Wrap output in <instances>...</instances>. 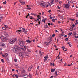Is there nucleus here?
Wrapping results in <instances>:
<instances>
[{"instance_id": "obj_1", "label": "nucleus", "mask_w": 78, "mask_h": 78, "mask_svg": "<svg viewBox=\"0 0 78 78\" xmlns=\"http://www.w3.org/2000/svg\"><path fill=\"white\" fill-rule=\"evenodd\" d=\"M21 49H22V50L24 52H20V53H19V55H20V56L21 57V58H23V56L24 55H25V50H24V48H21Z\"/></svg>"}, {"instance_id": "obj_2", "label": "nucleus", "mask_w": 78, "mask_h": 78, "mask_svg": "<svg viewBox=\"0 0 78 78\" xmlns=\"http://www.w3.org/2000/svg\"><path fill=\"white\" fill-rule=\"evenodd\" d=\"M40 5L43 7V8H45V7H46V8H47L48 6V5H46V4L45 5V3H44V2H41V3L40 4Z\"/></svg>"}, {"instance_id": "obj_3", "label": "nucleus", "mask_w": 78, "mask_h": 78, "mask_svg": "<svg viewBox=\"0 0 78 78\" xmlns=\"http://www.w3.org/2000/svg\"><path fill=\"white\" fill-rule=\"evenodd\" d=\"M16 41H17L16 38L12 39L10 41V44H13V43H14Z\"/></svg>"}, {"instance_id": "obj_4", "label": "nucleus", "mask_w": 78, "mask_h": 78, "mask_svg": "<svg viewBox=\"0 0 78 78\" xmlns=\"http://www.w3.org/2000/svg\"><path fill=\"white\" fill-rule=\"evenodd\" d=\"M12 50L14 53H18L19 51H18V50L16 49L15 48H14Z\"/></svg>"}, {"instance_id": "obj_5", "label": "nucleus", "mask_w": 78, "mask_h": 78, "mask_svg": "<svg viewBox=\"0 0 78 78\" xmlns=\"http://www.w3.org/2000/svg\"><path fill=\"white\" fill-rule=\"evenodd\" d=\"M16 50H18V51H19V50H21V48L20 47L17 45H15V47H14Z\"/></svg>"}, {"instance_id": "obj_6", "label": "nucleus", "mask_w": 78, "mask_h": 78, "mask_svg": "<svg viewBox=\"0 0 78 78\" xmlns=\"http://www.w3.org/2000/svg\"><path fill=\"white\" fill-rule=\"evenodd\" d=\"M0 38L3 41V42H4L5 41H6V37H4L2 36L0 37Z\"/></svg>"}, {"instance_id": "obj_7", "label": "nucleus", "mask_w": 78, "mask_h": 78, "mask_svg": "<svg viewBox=\"0 0 78 78\" xmlns=\"http://www.w3.org/2000/svg\"><path fill=\"white\" fill-rule=\"evenodd\" d=\"M64 6L65 8H68L69 9V6H70V5L67 4H65Z\"/></svg>"}, {"instance_id": "obj_8", "label": "nucleus", "mask_w": 78, "mask_h": 78, "mask_svg": "<svg viewBox=\"0 0 78 78\" xmlns=\"http://www.w3.org/2000/svg\"><path fill=\"white\" fill-rule=\"evenodd\" d=\"M19 44L20 46L21 47H23L24 46V44L23 43L21 42V41H19Z\"/></svg>"}, {"instance_id": "obj_9", "label": "nucleus", "mask_w": 78, "mask_h": 78, "mask_svg": "<svg viewBox=\"0 0 78 78\" xmlns=\"http://www.w3.org/2000/svg\"><path fill=\"white\" fill-rule=\"evenodd\" d=\"M0 45L2 46L3 47H4L5 45L4 43H2L0 42Z\"/></svg>"}, {"instance_id": "obj_10", "label": "nucleus", "mask_w": 78, "mask_h": 78, "mask_svg": "<svg viewBox=\"0 0 78 78\" xmlns=\"http://www.w3.org/2000/svg\"><path fill=\"white\" fill-rule=\"evenodd\" d=\"M23 77L24 78H27L28 77V75L27 74H24L23 75Z\"/></svg>"}, {"instance_id": "obj_11", "label": "nucleus", "mask_w": 78, "mask_h": 78, "mask_svg": "<svg viewBox=\"0 0 78 78\" xmlns=\"http://www.w3.org/2000/svg\"><path fill=\"white\" fill-rule=\"evenodd\" d=\"M26 42H28V43L29 44V43H31V41L29 40H26Z\"/></svg>"}, {"instance_id": "obj_12", "label": "nucleus", "mask_w": 78, "mask_h": 78, "mask_svg": "<svg viewBox=\"0 0 78 78\" xmlns=\"http://www.w3.org/2000/svg\"><path fill=\"white\" fill-rule=\"evenodd\" d=\"M6 60L7 62H9L10 61V58H6Z\"/></svg>"}, {"instance_id": "obj_13", "label": "nucleus", "mask_w": 78, "mask_h": 78, "mask_svg": "<svg viewBox=\"0 0 78 78\" xmlns=\"http://www.w3.org/2000/svg\"><path fill=\"white\" fill-rule=\"evenodd\" d=\"M4 35L5 36H6V37H8V33L6 32H5L4 33Z\"/></svg>"}, {"instance_id": "obj_14", "label": "nucleus", "mask_w": 78, "mask_h": 78, "mask_svg": "<svg viewBox=\"0 0 78 78\" xmlns=\"http://www.w3.org/2000/svg\"><path fill=\"white\" fill-rule=\"evenodd\" d=\"M31 69H32V67H30L29 68H28V71H31Z\"/></svg>"}, {"instance_id": "obj_15", "label": "nucleus", "mask_w": 78, "mask_h": 78, "mask_svg": "<svg viewBox=\"0 0 78 78\" xmlns=\"http://www.w3.org/2000/svg\"><path fill=\"white\" fill-rule=\"evenodd\" d=\"M2 15H0V22H1V20H2Z\"/></svg>"}, {"instance_id": "obj_16", "label": "nucleus", "mask_w": 78, "mask_h": 78, "mask_svg": "<svg viewBox=\"0 0 78 78\" xmlns=\"http://www.w3.org/2000/svg\"><path fill=\"white\" fill-rule=\"evenodd\" d=\"M67 44H69V47H72V45L71 44H70V42H67Z\"/></svg>"}, {"instance_id": "obj_17", "label": "nucleus", "mask_w": 78, "mask_h": 78, "mask_svg": "<svg viewBox=\"0 0 78 78\" xmlns=\"http://www.w3.org/2000/svg\"><path fill=\"white\" fill-rule=\"evenodd\" d=\"M44 44H46V45H48V41H46L45 43Z\"/></svg>"}, {"instance_id": "obj_18", "label": "nucleus", "mask_w": 78, "mask_h": 78, "mask_svg": "<svg viewBox=\"0 0 78 78\" xmlns=\"http://www.w3.org/2000/svg\"><path fill=\"white\" fill-rule=\"evenodd\" d=\"M44 27L45 28H48V26L47 24H46V25H44Z\"/></svg>"}, {"instance_id": "obj_19", "label": "nucleus", "mask_w": 78, "mask_h": 78, "mask_svg": "<svg viewBox=\"0 0 78 78\" xmlns=\"http://www.w3.org/2000/svg\"><path fill=\"white\" fill-rule=\"evenodd\" d=\"M55 70V68L51 69V72H53Z\"/></svg>"}, {"instance_id": "obj_20", "label": "nucleus", "mask_w": 78, "mask_h": 78, "mask_svg": "<svg viewBox=\"0 0 78 78\" xmlns=\"http://www.w3.org/2000/svg\"><path fill=\"white\" fill-rule=\"evenodd\" d=\"M39 54L41 56H42V55L44 54V52H40V53H39Z\"/></svg>"}, {"instance_id": "obj_21", "label": "nucleus", "mask_w": 78, "mask_h": 78, "mask_svg": "<svg viewBox=\"0 0 78 78\" xmlns=\"http://www.w3.org/2000/svg\"><path fill=\"white\" fill-rule=\"evenodd\" d=\"M53 3L51 2L49 4V6H51V5H53Z\"/></svg>"}, {"instance_id": "obj_22", "label": "nucleus", "mask_w": 78, "mask_h": 78, "mask_svg": "<svg viewBox=\"0 0 78 78\" xmlns=\"http://www.w3.org/2000/svg\"><path fill=\"white\" fill-rule=\"evenodd\" d=\"M69 19L70 20H72V21H75V20L74 19H72L71 18H69Z\"/></svg>"}, {"instance_id": "obj_23", "label": "nucleus", "mask_w": 78, "mask_h": 78, "mask_svg": "<svg viewBox=\"0 0 78 78\" xmlns=\"http://www.w3.org/2000/svg\"><path fill=\"white\" fill-rule=\"evenodd\" d=\"M72 28H73H73L75 27V25L74 24H73L72 25Z\"/></svg>"}, {"instance_id": "obj_24", "label": "nucleus", "mask_w": 78, "mask_h": 78, "mask_svg": "<svg viewBox=\"0 0 78 78\" xmlns=\"http://www.w3.org/2000/svg\"><path fill=\"white\" fill-rule=\"evenodd\" d=\"M55 74H56V75H55V76H57L58 75V74H57V71H56L55 72Z\"/></svg>"}, {"instance_id": "obj_25", "label": "nucleus", "mask_w": 78, "mask_h": 78, "mask_svg": "<svg viewBox=\"0 0 78 78\" xmlns=\"http://www.w3.org/2000/svg\"><path fill=\"white\" fill-rule=\"evenodd\" d=\"M5 57H6L7 56H8V54L5 53L4 54Z\"/></svg>"}, {"instance_id": "obj_26", "label": "nucleus", "mask_w": 78, "mask_h": 78, "mask_svg": "<svg viewBox=\"0 0 78 78\" xmlns=\"http://www.w3.org/2000/svg\"><path fill=\"white\" fill-rule=\"evenodd\" d=\"M1 61L2 62H3V63H4L5 62L4 61V60L3 59H1Z\"/></svg>"}, {"instance_id": "obj_27", "label": "nucleus", "mask_w": 78, "mask_h": 78, "mask_svg": "<svg viewBox=\"0 0 78 78\" xmlns=\"http://www.w3.org/2000/svg\"><path fill=\"white\" fill-rule=\"evenodd\" d=\"M52 42V41H49L48 42V45H49V44H51Z\"/></svg>"}, {"instance_id": "obj_28", "label": "nucleus", "mask_w": 78, "mask_h": 78, "mask_svg": "<svg viewBox=\"0 0 78 78\" xmlns=\"http://www.w3.org/2000/svg\"><path fill=\"white\" fill-rule=\"evenodd\" d=\"M68 35H69V36H71V35H72V32H71V33H68Z\"/></svg>"}, {"instance_id": "obj_29", "label": "nucleus", "mask_w": 78, "mask_h": 78, "mask_svg": "<svg viewBox=\"0 0 78 78\" xmlns=\"http://www.w3.org/2000/svg\"><path fill=\"white\" fill-rule=\"evenodd\" d=\"M6 1H5L4 2H3V5H6Z\"/></svg>"}, {"instance_id": "obj_30", "label": "nucleus", "mask_w": 78, "mask_h": 78, "mask_svg": "<svg viewBox=\"0 0 78 78\" xmlns=\"http://www.w3.org/2000/svg\"><path fill=\"white\" fill-rule=\"evenodd\" d=\"M23 32H24V33H25L26 34V33H27V30H25L23 31Z\"/></svg>"}, {"instance_id": "obj_31", "label": "nucleus", "mask_w": 78, "mask_h": 78, "mask_svg": "<svg viewBox=\"0 0 78 78\" xmlns=\"http://www.w3.org/2000/svg\"><path fill=\"white\" fill-rule=\"evenodd\" d=\"M19 29L20 30H21V31H22V30H23V28H19Z\"/></svg>"}, {"instance_id": "obj_32", "label": "nucleus", "mask_w": 78, "mask_h": 78, "mask_svg": "<svg viewBox=\"0 0 78 78\" xmlns=\"http://www.w3.org/2000/svg\"><path fill=\"white\" fill-rule=\"evenodd\" d=\"M73 33L74 35H76V33L75 32H74Z\"/></svg>"}, {"instance_id": "obj_33", "label": "nucleus", "mask_w": 78, "mask_h": 78, "mask_svg": "<svg viewBox=\"0 0 78 78\" xmlns=\"http://www.w3.org/2000/svg\"><path fill=\"white\" fill-rule=\"evenodd\" d=\"M48 55L44 57V58H45V59H47V58H48Z\"/></svg>"}, {"instance_id": "obj_34", "label": "nucleus", "mask_w": 78, "mask_h": 78, "mask_svg": "<svg viewBox=\"0 0 78 78\" xmlns=\"http://www.w3.org/2000/svg\"><path fill=\"white\" fill-rule=\"evenodd\" d=\"M52 21L53 22H55V20L54 19H53L52 20Z\"/></svg>"}, {"instance_id": "obj_35", "label": "nucleus", "mask_w": 78, "mask_h": 78, "mask_svg": "<svg viewBox=\"0 0 78 78\" xmlns=\"http://www.w3.org/2000/svg\"><path fill=\"white\" fill-rule=\"evenodd\" d=\"M58 62H59V59H60V57H58Z\"/></svg>"}, {"instance_id": "obj_36", "label": "nucleus", "mask_w": 78, "mask_h": 78, "mask_svg": "<svg viewBox=\"0 0 78 78\" xmlns=\"http://www.w3.org/2000/svg\"><path fill=\"white\" fill-rule=\"evenodd\" d=\"M0 9H1V10H2V9H3V8L1 6H0Z\"/></svg>"}, {"instance_id": "obj_37", "label": "nucleus", "mask_w": 78, "mask_h": 78, "mask_svg": "<svg viewBox=\"0 0 78 78\" xmlns=\"http://www.w3.org/2000/svg\"><path fill=\"white\" fill-rule=\"evenodd\" d=\"M33 19L35 20V21H36V22H37V20H36V19H35V18H33Z\"/></svg>"}, {"instance_id": "obj_38", "label": "nucleus", "mask_w": 78, "mask_h": 78, "mask_svg": "<svg viewBox=\"0 0 78 78\" xmlns=\"http://www.w3.org/2000/svg\"><path fill=\"white\" fill-rule=\"evenodd\" d=\"M21 3H22V4H23V5H25V2H22Z\"/></svg>"}, {"instance_id": "obj_39", "label": "nucleus", "mask_w": 78, "mask_h": 78, "mask_svg": "<svg viewBox=\"0 0 78 78\" xmlns=\"http://www.w3.org/2000/svg\"><path fill=\"white\" fill-rule=\"evenodd\" d=\"M58 16H59V17H61L62 19H63V16H60L59 15H58Z\"/></svg>"}, {"instance_id": "obj_40", "label": "nucleus", "mask_w": 78, "mask_h": 78, "mask_svg": "<svg viewBox=\"0 0 78 78\" xmlns=\"http://www.w3.org/2000/svg\"><path fill=\"white\" fill-rule=\"evenodd\" d=\"M73 28L72 29V28H71L69 29V30H70V31H73Z\"/></svg>"}, {"instance_id": "obj_41", "label": "nucleus", "mask_w": 78, "mask_h": 78, "mask_svg": "<svg viewBox=\"0 0 78 78\" xmlns=\"http://www.w3.org/2000/svg\"><path fill=\"white\" fill-rule=\"evenodd\" d=\"M29 17L30 19H33L34 18H33L32 16Z\"/></svg>"}, {"instance_id": "obj_42", "label": "nucleus", "mask_w": 78, "mask_h": 78, "mask_svg": "<svg viewBox=\"0 0 78 78\" xmlns=\"http://www.w3.org/2000/svg\"><path fill=\"white\" fill-rule=\"evenodd\" d=\"M62 48H63V49H66V48H65V46L62 47Z\"/></svg>"}, {"instance_id": "obj_43", "label": "nucleus", "mask_w": 78, "mask_h": 78, "mask_svg": "<svg viewBox=\"0 0 78 78\" xmlns=\"http://www.w3.org/2000/svg\"><path fill=\"white\" fill-rule=\"evenodd\" d=\"M15 76L16 77V78H18V76L17 75H15Z\"/></svg>"}, {"instance_id": "obj_44", "label": "nucleus", "mask_w": 78, "mask_h": 78, "mask_svg": "<svg viewBox=\"0 0 78 78\" xmlns=\"http://www.w3.org/2000/svg\"><path fill=\"white\" fill-rule=\"evenodd\" d=\"M14 60L15 62H17V60L16 58H14Z\"/></svg>"}, {"instance_id": "obj_45", "label": "nucleus", "mask_w": 78, "mask_h": 78, "mask_svg": "<svg viewBox=\"0 0 78 78\" xmlns=\"http://www.w3.org/2000/svg\"><path fill=\"white\" fill-rule=\"evenodd\" d=\"M57 8H58V9H60V8H61V7H59V6H58L57 7Z\"/></svg>"}, {"instance_id": "obj_46", "label": "nucleus", "mask_w": 78, "mask_h": 78, "mask_svg": "<svg viewBox=\"0 0 78 78\" xmlns=\"http://www.w3.org/2000/svg\"><path fill=\"white\" fill-rule=\"evenodd\" d=\"M75 38H78V36H76L75 37Z\"/></svg>"}, {"instance_id": "obj_47", "label": "nucleus", "mask_w": 78, "mask_h": 78, "mask_svg": "<svg viewBox=\"0 0 78 78\" xmlns=\"http://www.w3.org/2000/svg\"><path fill=\"white\" fill-rule=\"evenodd\" d=\"M27 9H29V10H30V9H31V8L30 7L27 8Z\"/></svg>"}, {"instance_id": "obj_48", "label": "nucleus", "mask_w": 78, "mask_h": 78, "mask_svg": "<svg viewBox=\"0 0 78 78\" xmlns=\"http://www.w3.org/2000/svg\"><path fill=\"white\" fill-rule=\"evenodd\" d=\"M55 2H58V0H55Z\"/></svg>"}, {"instance_id": "obj_49", "label": "nucleus", "mask_w": 78, "mask_h": 78, "mask_svg": "<svg viewBox=\"0 0 78 78\" xmlns=\"http://www.w3.org/2000/svg\"><path fill=\"white\" fill-rule=\"evenodd\" d=\"M47 59H44V62H45L47 61Z\"/></svg>"}, {"instance_id": "obj_50", "label": "nucleus", "mask_w": 78, "mask_h": 78, "mask_svg": "<svg viewBox=\"0 0 78 78\" xmlns=\"http://www.w3.org/2000/svg\"><path fill=\"white\" fill-rule=\"evenodd\" d=\"M37 16L38 18H39V17H41V16L40 15H37Z\"/></svg>"}, {"instance_id": "obj_51", "label": "nucleus", "mask_w": 78, "mask_h": 78, "mask_svg": "<svg viewBox=\"0 0 78 78\" xmlns=\"http://www.w3.org/2000/svg\"><path fill=\"white\" fill-rule=\"evenodd\" d=\"M22 1L21 0H20V3H22Z\"/></svg>"}, {"instance_id": "obj_52", "label": "nucleus", "mask_w": 78, "mask_h": 78, "mask_svg": "<svg viewBox=\"0 0 78 78\" xmlns=\"http://www.w3.org/2000/svg\"><path fill=\"white\" fill-rule=\"evenodd\" d=\"M78 24V22H77L75 23V25H77V24Z\"/></svg>"}, {"instance_id": "obj_53", "label": "nucleus", "mask_w": 78, "mask_h": 78, "mask_svg": "<svg viewBox=\"0 0 78 78\" xmlns=\"http://www.w3.org/2000/svg\"><path fill=\"white\" fill-rule=\"evenodd\" d=\"M0 54H2V51L0 50Z\"/></svg>"}, {"instance_id": "obj_54", "label": "nucleus", "mask_w": 78, "mask_h": 78, "mask_svg": "<svg viewBox=\"0 0 78 78\" xmlns=\"http://www.w3.org/2000/svg\"><path fill=\"white\" fill-rule=\"evenodd\" d=\"M45 21L44 20H42V22H44V23H45Z\"/></svg>"}, {"instance_id": "obj_55", "label": "nucleus", "mask_w": 78, "mask_h": 78, "mask_svg": "<svg viewBox=\"0 0 78 78\" xmlns=\"http://www.w3.org/2000/svg\"><path fill=\"white\" fill-rule=\"evenodd\" d=\"M54 2V0H51V2H52V3H53Z\"/></svg>"}, {"instance_id": "obj_56", "label": "nucleus", "mask_w": 78, "mask_h": 78, "mask_svg": "<svg viewBox=\"0 0 78 78\" xmlns=\"http://www.w3.org/2000/svg\"><path fill=\"white\" fill-rule=\"evenodd\" d=\"M50 19H53V17H50L49 18Z\"/></svg>"}, {"instance_id": "obj_57", "label": "nucleus", "mask_w": 78, "mask_h": 78, "mask_svg": "<svg viewBox=\"0 0 78 78\" xmlns=\"http://www.w3.org/2000/svg\"><path fill=\"white\" fill-rule=\"evenodd\" d=\"M4 26H5V27L7 28H8V26H6V25H5Z\"/></svg>"}, {"instance_id": "obj_58", "label": "nucleus", "mask_w": 78, "mask_h": 78, "mask_svg": "<svg viewBox=\"0 0 78 78\" xmlns=\"http://www.w3.org/2000/svg\"><path fill=\"white\" fill-rule=\"evenodd\" d=\"M31 74H29V76L30 77V78H31Z\"/></svg>"}, {"instance_id": "obj_59", "label": "nucleus", "mask_w": 78, "mask_h": 78, "mask_svg": "<svg viewBox=\"0 0 78 78\" xmlns=\"http://www.w3.org/2000/svg\"><path fill=\"white\" fill-rule=\"evenodd\" d=\"M65 41H68V38H66V39H65Z\"/></svg>"}, {"instance_id": "obj_60", "label": "nucleus", "mask_w": 78, "mask_h": 78, "mask_svg": "<svg viewBox=\"0 0 78 78\" xmlns=\"http://www.w3.org/2000/svg\"><path fill=\"white\" fill-rule=\"evenodd\" d=\"M24 48L25 49H26L27 48V46H24Z\"/></svg>"}, {"instance_id": "obj_61", "label": "nucleus", "mask_w": 78, "mask_h": 78, "mask_svg": "<svg viewBox=\"0 0 78 78\" xmlns=\"http://www.w3.org/2000/svg\"><path fill=\"white\" fill-rule=\"evenodd\" d=\"M2 29L3 30H5V27H2Z\"/></svg>"}, {"instance_id": "obj_62", "label": "nucleus", "mask_w": 78, "mask_h": 78, "mask_svg": "<svg viewBox=\"0 0 78 78\" xmlns=\"http://www.w3.org/2000/svg\"><path fill=\"white\" fill-rule=\"evenodd\" d=\"M53 78V76H52L51 77H50V78Z\"/></svg>"}, {"instance_id": "obj_63", "label": "nucleus", "mask_w": 78, "mask_h": 78, "mask_svg": "<svg viewBox=\"0 0 78 78\" xmlns=\"http://www.w3.org/2000/svg\"><path fill=\"white\" fill-rule=\"evenodd\" d=\"M42 15L43 16L44 15V12H43L42 13Z\"/></svg>"}, {"instance_id": "obj_64", "label": "nucleus", "mask_w": 78, "mask_h": 78, "mask_svg": "<svg viewBox=\"0 0 78 78\" xmlns=\"http://www.w3.org/2000/svg\"><path fill=\"white\" fill-rule=\"evenodd\" d=\"M76 17H78V14H76Z\"/></svg>"}]
</instances>
